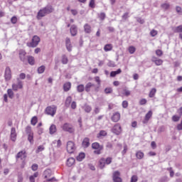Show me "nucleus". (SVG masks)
<instances>
[{"instance_id": "6ab92c4d", "label": "nucleus", "mask_w": 182, "mask_h": 182, "mask_svg": "<svg viewBox=\"0 0 182 182\" xmlns=\"http://www.w3.org/2000/svg\"><path fill=\"white\" fill-rule=\"evenodd\" d=\"M151 61L154 62L156 66H160L161 65H163V60L161 59H157V58L156 57H153Z\"/></svg>"}, {"instance_id": "6e6552de", "label": "nucleus", "mask_w": 182, "mask_h": 182, "mask_svg": "<svg viewBox=\"0 0 182 182\" xmlns=\"http://www.w3.org/2000/svg\"><path fill=\"white\" fill-rule=\"evenodd\" d=\"M23 87V85L22 84V81H21L19 79H17V84L14 83L12 85V89L15 92H17L18 89H22Z\"/></svg>"}, {"instance_id": "7c9ffc66", "label": "nucleus", "mask_w": 182, "mask_h": 182, "mask_svg": "<svg viewBox=\"0 0 182 182\" xmlns=\"http://www.w3.org/2000/svg\"><path fill=\"white\" fill-rule=\"evenodd\" d=\"M50 176H52V171H50V169H47L44 171L45 178H48V177H50Z\"/></svg>"}, {"instance_id": "c9c22d12", "label": "nucleus", "mask_w": 182, "mask_h": 182, "mask_svg": "<svg viewBox=\"0 0 182 182\" xmlns=\"http://www.w3.org/2000/svg\"><path fill=\"white\" fill-rule=\"evenodd\" d=\"M83 109L86 113H90V112H92V107H90V105H85Z\"/></svg>"}, {"instance_id": "4c0bfd02", "label": "nucleus", "mask_w": 182, "mask_h": 182, "mask_svg": "<svg viewBox=\"0 0 182 182\" xmlns=\"http://www.w3.org/2000/svg\"><path fill=\"white\" fill-rule=\"evenodd\" d=\"M156 92H157V90L152 88L149 95V97H153L156 95Z\"/></svg>"}, {"instance_id": "2f4dec72", "label": "nucleus", "mask_w": 182, "mask_h": 182, "mask_svg": "<svg viewBox=\"0 0 182 182\" xmlns=\"http://www.w3.org/2000/svg\"><path fill=\"white\" fill-rule=\"evenodd\" d=\"M112 49H113V46H112V44H107L104 47V50L105 52H109V51L112 50Z\"/></svg>"}, {"instance_id": "774afa93", "label": "nucleus", "mask_w": 182, "mask_h": 182, "mask_svg": "<svg viewBox=\"0 0 182 182\" xmlns=\"http://www.w3.org/2000/svg\"><path fill=\"white\" fill-rule=\"evenodd\" d=\"M177 130H182V122L177 125Z\"/></svg>"}, {"instance_id": "a878e982", "label": "nucleus", "mask_w": 182, "mask_h": 182, "mask_svg": "<svg viewBox=\"0 0 182 182\" xmlns=\"http://www.w3.org/2000/svg\"><path fill=\"white\" fill-rule=\"evenodd\" d=\"M136 159H138L139 160H141V159H143V157H144V153H143L141 151H138L136 153Z\"/></svg>"}, {"instance_id": "b1692460", "label": "nucleus", "mask_w": 182, "mask_h": 182, "mask_svg": "<svg viewBox=\"0 0 182 182\" xmlns=\"http://www.w3.org/2000/svg\"><path fill=\"white\" fill-rule=\"evenodd\" d=\"M92 87H95V84L92 82L87 83V85H85V92H90Z\"/></svg>"}, {"instance_id": "1a4fd4ad", "label": "nucleus", "mask_w": 182, "mask_h": 182, "mask_svg": "<svg viewBox=\"0 0 182 182\" xmlns=\"http://www.w3.org/2000/svg\"><path fill=\"white\" fill-rule=\"evenodd\" d=\"M113 181L122 182V178H120V172L116 171L113 173Z\"/></svg>"}, {"instance_id": "aec40b11", "label": "nucleus", "mask_w": 182, "mask_h": 182, "mask_svg": "<svg viewBox=\"0 0 182 182\" xmlns=\"http://www.w3.org/2000/svg\"><path fill=\"white\" fill-rule=\"evenodd\" d=\"M27 60L29 65H35V58L31 55L27 56Z\"/></svg>"}, {"instance_id": "a19ab883", "label": "nucleus", "mask_w": 182, "mask_h": 182, "mask_svg": "<svg viewBox=\"0 0 182 182\" xmlns=\"http://www.w3.org/2000/svg\"><path fill=\"white\" fill-rule=\"evenodd\" d=\"M31 124H33V126H36V123H38V117H33L31 119Z\"/></svg>"}, {"instance_id": "4d7b16f0", "label": "nucleus", "mask_w": 182, "mask_h": 182, "mask_svg": "<svg viewBox=\"0 0 182 182\" xmlns=\"http://www.w3.org/2000/svg\"><path fill=\"white\" fill-rule=\"evenodd\" d=\"M150 35L152 37H154L157 35V31L156 30H152L151 32H150Z\"/></svg>"}, {"instance_id": "09e8293b", "label": "nucleus", "mask_w": 182, "mask_h": 182, "mask_svg": "<svg viewBox=\"0 0 182 182\" xmlns=\"http://www.w3.org/2000/svg\"><path fill=\"white\" fill-rule=\"evenodd\" d=\"M137 180H139V178L136 175L132 176L131 178V182H137Z\"/></svg>"}, {"instance_id": "5fc2aeb1", "label": "nucleus", "mask_w": 182, "mask_h": 182, "mask_svg": "<svg viewBox=\"0 0 182 182\" xmlns=\"http://www.w3.org/2000/svg\"><path fill=\"white\" fill-rule=\"evenodd\" d=\"M176 12H177L179 15H181V14H182V9H181V7H180V6H176Z\"/></svg>"}, {"instance_id": "f03ea898", "label": "nucleus", "mask_w": 182, "mask_h": 182, "mask_svg": "<svg viewBox=\"0 0 182 182\" xmlns=\"http://www.w3.org/2000/svg\"><path fill=\"white\" fill-rule=\"evenodd\" d=\"M41 42V38L38 36H34L31 40V42L27 43L26 45L28 48H36Z\"/></svg>"}, {"instance_id": "bf43d9fd", "label": "nucleus", "mask_w": 182, "mask_h": 182, "mask_svg": "<svg viewBox=\"0 0 182 182\" xmlns=\"http://www.w3.org/2000/svg\"><path fill=\"white\" fill-rule=\"evenodd\" d=\"M112 92H113V90L110 87L105 88V92L107 94L112 93Z\"/></svg>"}, {"instance_id": "603ef678", "label": "nucleus", "mask_w": 182, "mask_h": 182, "mask_svg": "<svg viewBox=\"0 0 182 182\" xmlns=\"http://www.w3.org/2000/svg\"><path fill=\"white\" fill-rule=\"evenodd\" d=\"M11 23H16V22H18V18H16V16H13L11 18Z\"/></svg>"}, {"instance_id": "c756f323", "label": "nucleus", "mask_w": 182, "mask_h": 182, "mask_svg": "<svg viewBox=\"0 0 182 182\" xmlns=\"http://www.w3.org/2000/svg\"><path fill=\"white\" fill-rule=\"evenodd\" d=\"M100 147H103V146H100V144L97 142H94L92 144V148L94 150H97L98 149H100Z\"/></svg>"}, {"instance_id": "5701e85b", "label": "nucleus", "mask_w": 182, "mask_h": 182, "mask_svg": "<svg viewBox=\"0 0 182 182\" xmlns=\"http://www.w3.org/2000/svg\"><path fill=\"white\" fill-rule=\"evenodd\" d=\"M73 164H75V159L74 158H69L67 160V166L68 167H72Z\"/></svg>"}, {"instance_id": "4468645a", "label": "nucleus", "mask_w": 182, "mask_h": 182, "mask_svg": "<svg viewBox=\"0 0 182 182\" xmlns=\"http://www.w3.org/2000/svg\"><path fill=\"white\" fill-rule=\"evenodd\" d=\"M65 46L68 52H72V43L70 42V38H66L65 39Z\"/></svg>"}, {"instance_id": "473e14b6", "label": "nucleus", "mask_w": 182, "mask_h": 182, "mask_svg": "<svg viewBox=\"0 0 182 182\" xmlns=\"http://www.w3.org/2000/svg\"><path fill=\"white\" fill-rule=\"evenodd\" d=\"M100 168L103 169V168L105 167V166H106V162L105 161V158H102L100 160Z\"/></svg>"}, {"instance_id": "0eeeda50", "label": "nucleus", "mask_w": 182, "mask_h": 182, "mask_svg": "<svg viewBox=\"0 0 182 182\" xmlns=\"http://www.w3.org/2000/svg\"><path fill=\"white\" fill-rule=\"evenodd\" d=\"M112 133L114 134L119 135L122 133V127L120 126V124H116L112 129Z\"/></svg>"}, {"instance_id": "c85d7f7f", "label": "nucleus", "mask_w": 182, "mask_h": 182, "mask_svg": "<svg viewBox=\"0 0 182 182\" xmlns=\"http://www.w3.org/2000/svg\"><path fill=\"white\" fill-rule=\"evenodd\" d=\"M70 103H72V97L69 96L65 100V107H69V106H70Z\"/></svg>"}, {"instance_id": "cd10ccee", "label": "nucleus", "mask_w": 182, "mask_h": 182, "mask_svg": "<svg viewBox=\"0 0 182 182\" xmlns=\"http://www.w3.org/2000/svg\"><path fill=\"white\" fill-rule=\"evenodd\" d=\"M161 8L164 9V11H167L170 9V4L168 3H164L161 5Z\"/></svg>"}, {"instance_id": "9b49d317", "label": "nucleus", "mask_w": 182, "mask_h": 182, "mask_svg": "<svg viewBox=\"0 0 182 182\" xmlns=\"http://www.w3.org/2000/svg\"><path fill=\"white\" fill-rule=\"evenodd\" d=\"M16 159L18 160V159H21V160H25L26 159V151H19L16 156Z\"/></svg>"}, {"instance_id": "4be33fe9", "label": "nucleus", "mask_w": 182, "mask_h": 182, "mask_svg": "<svg viewBox=\"0 0 182 182\" xmlns=\"http://www.w3.org/2000/svg\"><path fill=\"white\" fill-rule=\"evenodd\" d=\"M72 86V84L70 82H66L63 85L64 92H69L70 90V87Z\"/></svg>"}, {"instance_id": "bb28decb", "label": "nucleus", "mask_w": 182, "mask_h": 182, "mask_svg": "<svg viewBox=\"0 0 182 182\" xmlns=\"http://www.w3.org/2000/svg\"><path fill=\"white\" fill-rule=\"evenodd\" d=\"M50 134H55L56 133V125L52 124L49 129Z\"/></svg>"}, {"instance_id": "9d476101", "label": "nucleus", "mask_w": 182, "mask_h": 182, "mask_svg": "<svg viewBox=\"0 0 182 182\" xmlns=\"http://www.w3.org/2000/svg\"><path fill=\"white\" fill-rule=\"evenodd\" d=\"M173 31L175 33H179V39L182 41V25L175 27Z\"/></svg>"}, {"instance_id": "ea45409f", "label": "nucleus", "mask_w": 182, "mask_h": 182, "mask_svg": "<svg viewBox=\"0 0 182 182\" xmlns=\"http://www.w3.org/2000/svg\"><path fill=\"white\" fill-rule=\"evenodd\" d=\"M7 93H8V96L10 99H14V91H12V90L9 89L7 90Z\"/></svg>"}, {"instance_id": "864d4df0", "label": "nucleus", "mask_w": 182, "mask_h": 182, "mask_svg": "<svg viewBox=\"0 0 182 182\" xmlns=\"http://www.w3.org/2000/svg\"><path fill=\"white\" fill-rule=\"evenodd\" d=\"M129 106V102L127 101H123L122 102V107L124 109H127V107Z\"/></svg>"}, {"instance_id": "680f3d73", "label": "nucleus", "mask_w": 182, "mask_h": 182, "mask_svg": "<svg viewBox=\"0 0 182 182\" xmlns=\"http://www.w3.org/2000/svg\"><path fill=\"white\" fill-rule=\"evenodd\" d=\"M136 21L137 22H139V23H141V24L144 23V19L141 18H136Z\"/></svg>"}, {"instance_id": "412c9836", "label": "nucleus", "mask_w": 182, "mask_h": 182, "mask_svg": "<svg viewBox=\"0 0 182 182\" xmlns=\"http://www.w3.org/2000/svg\"><path fill=\"white\" fill-rule=\"evenodd\" d=\"M84 31L85 33H90L92 32V27L90 26V25L86 23L84 26Z\"/></svg>"}, {"instance_id": "49530a36", "label": "nucleus", "mask_w": 182, "mask_h": 182, "mask_svg": "<svg viewBox=\"0 0 182 182\" xmlns=\"http://www.w3.org/2000/svg\"><path fill=\"white\" fill-rule=\"evenodd\" d=\"M112 157H107V159H105V164H112Z\"/></svg>"}, {"instance_id": "7ed1b4c3", "label": "nucleus", "mask_w": 182, "mask_h": 182, "mask_svg": "<svg viewBox=\"0 0 182 182\" xmlns=\"http://www.w3.org/2000/svg\"><path fill=\"white\" fill-rule=\"evenodd\" d=\"M56 110H58V107L56 105L48 106L46 108V113L48 116L53 117L56 114Z\"/></svg>"}, {"instance_id": "f3484780", "label": "nucleus", "mask_w": 182, "mask_h": 182, "mask_svg": "<svg viewBox=\"0 0 182 182\" xmlns=\"http://www.w3.org/2000/svg\"><path fill=\"white\" fill-rule=\"evenodd\" d=\"M151 116H153V112L151 111H149L145 115L144 120L143 121L144 124H146L149 122V120H150Z\"/></svg>"}, {"instance_id": "2eb2a0df", "label": "nucleus", "mask_w": 182, "mask_h": 182, "mask_svg": "<svg viewBox=\"0 0 182 182\" xmlns=\"http://www.w3.org/2000/svg\"><path fill=\"white\" fill-rule=\"evenodd\" d=\"M111 119L114 123H117V122H119V120H120V113H119V112L114 113L111 117Z\"/></svg>"}, {"instance_id": "338daca9", "label": "nucleus", "mask_w": 182, "mask_h": 182, "mask_svg": "<svg viewBox=\"0 0 182 182\" xmlns=\"http://www.w3.org/2000/svg\"><path fill=\"white\" fill-rule=\"evenodd\" d=\"M89 5L90 8H95V0H90Z\"/></svg>"}, {"instance_id": "13d9d810", "label": "nucleus", "mask_w": 182, "mask_h": 182, "mask_svg": "<svg viewBox=\"0 0 182 182\" xmlns=\"http://www.w3.org/2000/svg\"><path fill=\"white\" fill-rule=\"evenodd\" d=\"M146 103H147V100L146 99H141L139 101V105H146Z\"/></svg>"}, {"instance_id": "f8f14e48", "label": "nucleus", "mask_w": 182, "mask_h": 182, "mask_svg": "<svg viewBox=\"0 0 182 182\" xmlns=\"http://www.w3.org/2000/svg\"><path fill=\"white\" fill-rule=\"evenodd\" d=\"M4 76L6 80H11L12 77V74L11 73V68H9V67L6 68Z\"/></svg>"}, {"instance_id": "dca6fc26", "label": "nucleus", "mask_w": 182, "mask_h": 182, "mask_svg": "<svg viewBox=\"0 0 182 182\" xmlns=\"http://www.w3.org/2000/svg\"><path fill=\"white\" fill-rule=\"evenodd\" d=\"M82 147H84V149H87V147H89V146H90V139L87 137H85L82 142Z\"/></svg>"}, {"instance_id": "a211bd4d", "label": "nucleus", "mask_w": 182, "mask_h": 182, "mask_svg": "<svg viewBox=\"0 0 182 182\" xmlns=\"http://www.w3.org/2000/svg\"><path fill=\"white\" fill-rule=\"evenodd\" d=\"M11 139L12 141H16V130L14 127L11 128Z\"/></svg>"}, {"instance_id": "393cba45", "label": "nucleus", "mask_w": 182, "mask_h": 182, "mask_svg": "<svg viewBox=\"0 0 182 182\" xmlns=\"http://www.w3.org/2000/svg\"><path fill=\"white\" fill-rule=\"evenodd\" d=\"M122 73V69L119 68L117 71H112L110 73L111 77H114L117 75Z\"/></svg>"}, {"instance_id": "79ce46f5", "label": "nucleus", "mask_w": 182, "mask_h": 182, "mask_svg": "<svg viewBox=\"0 0 182 182\" xmlns=\"http://www.w3.org/2000/svg\"><path fill=\"white\" fill-rule=\"evenodd\" d=\"M128 50L131 55H133V53L136 52V48H134V46H129Z\"/></svg>"}, {"instance_id": "72a5a7b5", "label": "nucleus", "mask_w": 182, "mask_h": 182, "mask_svg": "<svg viewBox=\"0 0 182 182\" xmlns=\"http://www.w3.org/2000/svg\"><path fill=\"white\" fill-rule=\"evenodd\" d=\"M85 153H80L79 155L77 156V161H82L83 159H85Z\"/></svg>"}, {"instance_id": "6e6d98bb", "label": "nucleus", "mask_w": 182, "mask_h": 182, "mask_svg": "<svg viewBox=\"0 0 182 182\" xmlns=\"http://www.w3.org/2000/svg\"><path fill=\"white\" fill-rule=\"evenodd\" d=\"M99 17L101 21H105V18H106V14L105 13H101Z\"/></svg>"}, {"instance_id": "f257e3e1", "label": "nucleus", "mask_w": 182, "mask_h": 182, "mask_svg": "<svg viewBox=\"0 0 182 182\" xmlns=\"http://www.w3.org/2000/svg\"><path fill=\"white\" fill-rule=\"evenodd\" d=\"M54 9L51 5H48L46 7L43 8L42 9L39 10L37 14V19H42L44 16L49 15V14H52Z\"/></svg>"}, {"instance_id": "052dcab7", "label": "nucleus", "mask_w": 182, "mask_h": 182, "mask_svg": "<svg viewBox=\"0 0 182 182\" xmlns=\"http://www.w3.org/2000/svg\"><path fill=\"white\" fill-rule=\"evenodd\" d=\"M100 136H107V132L105 130H101L99 133Z\"/></svg>"}, {"instance_id": "f704fd0d", "label": "nucleus", "mask_w": 182, "mask_h": 182, "mask_svg": "<svg viewBox=\"0 0 182 182\" xmlns=\"http://www.w3.org/2000/svg\"><path fill=\"white\" fill-rule=\"evenodd\" d=\"M85 90V85H77V90L79 93H82V92H84Z\"/></svg>"}, {"instance_id": "de8ad7c7", "label": "nucleus", "mask_w": 182, "mask_h": 182, "mask_svg": "<svg viewBox=\"0 0 182 182\" xmlns=\"http://www.w3.org/2000/svg\"><path fill=\"white\" fill-rule=\"evenodd\" d=\"M23 181V176H22V173H18V182Z\"/></svg>"}, {"instance_id": "a18cd8bd", "label": "nucleus", "mask_w": 182, "mask_h": 182, "mask_svg": "<svg viewBox=\"0 0 182 182\" xmlns=\"http://www.w3.org/2000/svg\"><path fill=\"white\" fill-rule=\"evenodd\" d=\"M43 150H45V147H43V146L41 145L36 149V153H41V151H43Z\"/></svg>"}, {"instance_id": "39448f33", "label": "nucleus", "mask_w": 182, "mask_h": 182, "mask_svg": "<svg viewBox=\"0 0 182 182\" xmlns=\"http://www.w3.org/2000/svg\"><path fill=\"white\" fill-rule=\"evenodd\" d=\"M18 55L20 60H21V62H23V63H27L28 58H26V51H25L24 50H20L18 52Z\"/></svg>"}, {"instance_id": "20e7f679", "label": "nucleus", "mask_w": 182, "mask_h": 182, "mask_svg": "<svg viewBox=\"0 0 182 182\" xmlns=\"http://www.w3.org/2000/svg\"><path fill=\"white\" fill-rule=\"evenodd\" d=\"M75 150H76V147L75 146V143L72 141H69L67 143V151L68 153H70V154H72V153L75 152Z\"/></svg>"}, {"instance_id": "37998d69", "label": "nucleus", "mask_w": 182, "mask_h": 182, "mask_svg": "<svg viewBox=\"0 0 182 182\" xmlns=\"http://www.w3.org/2000/svg\"><path fill=\"white\" fill-rule=\"evenodd\" d=\"M45 69H46L45 65H41L38 68V73L39 74L43 73V72H45Z\"/></svg>"}, {"instance_id": "69168bd1", "label": "nucleus", "mask_w": 182, "mask_h": 182, "mask_svg": "<svg viewBox=\"0 0 182 182\" xmlns=\"http://www.w3.org/2000/svg\"><path fill=\"white\" fill-rule=\"evenodd\" d=\"M156 54L157 55V56H161V55H163V51H161V50H156Z\"/></svg>"}, {"instance_id": "3c124183", "label": "nucleus", "mask_w": 182, "mask_h": 182, "mask_svg": "<svg viewBox=\"0 0 182 182\" xmlns=\"http://www.w3.org/2000/svg\"><path fill=\"white\" fill-rule=\"evenodd\" d=\"M102 150H103V147H100L98 149L94 151L95 154H101Z\"/></svg>"}, {"instance_id": "0e129e2a", "label": "nucleus", "mask_w": 182, "mask_h": 182, "mask_svg": "<svg viewBox=\"0 0 182 182\" xmlns=\"http://www.w3.org/2000/svg\"><path fill=\"white\" fill-rule=\"evenodd\" d=\"M31 168L33 171H36L38 170V164H33Z\"/></svg>"}, {"instance_id": "58836bf2", "label": "nucleus", "mask_w": 182, "mask_h": 182, "mask_svg": "<svg viewBox=\"0 0 182 182\" xmlns=\"http://www.w3.org/2000/svg\"><path fill=\"white\" fill-rule=\"evenodd\" d=\"M28 140L31 144H33V134H28Z\"/></svg>"}, {"instance_id": "e433bc0d", "label": "nucleus", "mask_w": 182, "mask_h": 182, "mask_svg": "<svg viewBox=\"0 0 182 182\" xmlns=\"http://www.w3.org/2000/svg\"><path fill=\"white\" fill-rule=\"evenodd\" d=\"M61 62L63 65H68V62H69V60L68 59V57H66V55H63L62 56Z\"/></svg>"}, {"instance_id": "e2e57ef3", "label": "nucleus", "mask_w": 182, "mask_h": 182, "mask_svg": "<svg viewBox=\"0 0 182 182\" xmlns=\"http://www.w3.org/2000/svg\"><path fill=\"white\" fill-rule=\"evenodd\" d=\"M77 105H76V102L73 101L71 103V109H73V110H75V109H76Z\"/></svg>"}, {"instance_id": "c03bdc74", "label": "nucleus", "mask_w": 182, "mask_h": 182, "mask_svg": "<svg viewBox=\"0 0 182 182\" xmlns=\"http://www.w3.org/2000/svg\"><path fill=\"white\" fill-rule=\"evenodd\" d=\"M26 133L28 134H33V132H32V128L30 126L26 127Z\"/></svg>"}, {"instance_id": "8fccbe9b", "label": "nucleus", "mask_w": 182, "mask_h": 182, "mask_svg": "<svg viewBox=\"0 0 182 182\" xmlns=\"http://www.w3.org/2000/svg\"><path fill=\"white\" fill-rule=\"evenodd\" d=\"M180 117H178V116H177V115H173V117H172V120H173V122H178V120H180Z\"/></svg>"}, {"instance_id": "423d86ee", "label": "nucleus", "mask_w": 182, "mask_h": 182, "mask_svg": "<svg viewBox=\"0 0 182 182\" xmlns=\"http://www.w3.org/2000/svg\"><path fill=\"white\" fill-rule=\"evenodd\" d=\"M63 130H64V132H68V133H73V132H75V129H73L72 124L69 123H65L63 125Z\"/></svg>"}, {"instance_id": "ddd939ff", "label": "nucleus", "mask_w": 182, "mask_h": 182, "mask_svg": "<svg viewBox=\"0 0 182 182\" xmlns=\"http://www.w3.org/2000/svg\"><path fill=\"white\" fill-rule=\"evenodd\" d=\"M71 36H76L77 35V26L76 25L71 26L70 28Z\"/></svg>"}]
</instances>
